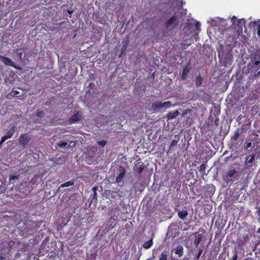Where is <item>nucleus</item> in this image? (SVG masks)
<instances>
[{"label": "nucleus", "mask_w": 260, "mask_h": 260, "mask_svg": "<svg viewBox=\"0 0 260 260\" xmlns=\"http://www.w3.org/2000/svg\"><path fill=\"white\" fill-rule=\"evenodd\" d=\"M36 115L38 117L42 118L44 116V113L42 111H37Z\"/></svg>", "instance_id": "32"}, {"label": "nucleus", "mask_w": 260, "mask_h": 260, "mask_svg": "<svg viewBox=\"0 0 260 260\" xmlns=\"http://www.w3.org/2000/svg\"><path fill=\"white\" fill-rule=\"evenodd\" d=\"M7 139L8 138L6 136H4L1 138L0 142L3 144Z\"/></svg>", "instance_id": "35"}, {"label": "nucleus", "mask_w": 260, "mask_h": 260, "mask_svg": "<svg viewBox=\"0 0 260 260\" xmlns=\"http://www.w3.org/2000/svg\"><path fill=\"white\" fill-rule=\"evenodd\" d=\"M255 76H260V71H258L256 74H255Z\"/></svg>", "instance_id": "48"}, {"label": "nucleus", "mask_w": 260, "mask_h": 260, "mask_svg": "<svg viewBox=\"0 0 260 260\" xmlns=\"http://www.w3.org/2000/svg\"><path fill=\"white\" fill-rule=\"evenodd\" d=\"M178 215L180 218L183 219L187 215V212H178Z\"/></svg>", "instance_id": "26"}, {"label": "nucleus", "mask_w": 260, "mask_h": 260, "mask_svg": "<svg viewBox=\"0 0 260 260\" xmlns=\"http://www.w3.org/2000/svg\"><path fill=\"white\" fill-rule=\"evenodd\" d=\"M81 115L79 112L73 115L69 119V122L70 124L77 122L80 119Z\"/></svg>", "instance_id": "12"}, {"label": "nucleus", "mask_w": 260, "mask_h": 260, "mask_svg": "<svg viewBox=\"0 0 260 260\" xmlns=\"http://www.w3.org/2000/svg\"><path fill=\"white\" fill-rule=\"evenodd\" d=\"M257 233H260V228H259V229L258 230V231H257Z\"/></svg>", "instance_id": "52"}, {"label": "nucleus", "mask_w": 260, "mask_h": 260, "mask_svg": "<svg viewBox=\"0 0 260 260\" xmlns=\"http://www.w3.org/2000/svg\"><path fill=\"white\" fill-rule=\"evenodd\" d=\"M117 173L118 175L116 177L115 182L116 183H120L125 176V169L124 167L120 166L117 170Z\"/></svg>", "instance_id": "6"}, {"label": "nucleus", "mask_w": 260, "mask_h": 260, "mask_svg": "<svg viewBox=\"0 0 260 260\" xmlns=\"http://www.w3.org/2000/svg\"><path fill=\"white\" fill-rule=\"evenodd\" d=\"M145 165L142 163L140 165H135L134 167V170L135 172L140 174L143 171Z\"/></svg>", "instance_id": "14"}, {"label": "nucleus", "mask_w": 260, "mask_h": 260, "mask_svg": "<svg viewBox=\"0 0 260 260\" xmlns=\"http://www.w3.org/2000/svg\"><path fill=\"white\" fill-rule=\"evenodd\" d=\"M252 146V143L251 142H248L246 144V149H248V148H250Z\"/></svg>", "instance_id": "42"}, {"label": "nucleus", "mask_w": 260, "mask_h": 260, "mask_svg": "<svg viewBox=\"0 0 260 260\" xmlns=\"http://www.w3.org/2000/svg\"><path fill=\"white\" fill-rule=\"evenodd\" d=\"M242 133V129L237 128L235 132L234 135L230 139L231 148L232 149H237L238 147L242 143V140H239L240 135Z\"/></svg>", "instance_id": "1"}, {"label": "nucleus", "mask_w": 260, "mask_h": 260, "mask_svg": "<svg viewBox=\"0 0 260 260\" xmlns=\"http://www.w3.org/2000/svg\"><path fill=\"white\" fill-rule=\"evenodd\" d=\"M259 54H260V51H259Z\"/></svg>", "instance_id": "56"}, {"label": "nucleus", "mask_w": 260, "mask_h": 260, "mask_svg": "<svg viewBox=\"0 0 260 260\" xmlns=\"http://www.w3.org/2000/svg\"><path fill=\"white\" fill-rule=\"evenodd\" d=\"M74 183H75L74 180V179H72V180H71L70 181L62 183V184H61L60 185V186L59 187V189H60L62 187L73 186V185H74Z\"/></svg>", "instance_id": "17"}, {"label": "nucleus", "mask_w": 260, "mask_h": 260, "mask_svg": "<svg viewBox=\"0 0 260 260\" xmlns=\"http://www.w3.org/2000/svg\"><path fill=\"white\" fill-rule=\"evenodd\" d=\"M107 142L106 140H103L98 142V144L102 147H104L107 144Z\"/></svg>", "instance_id": "28"}, {"label": "nucleus", "mask_w": 260, "mask_h": 260, "mask_svg": "<svg viewBox=\"0 0 260 260\" xmlns=\"http://www.w3.org/2000/svg\"><path fill=\"white\" fill-rule=\"evenodd\" d=\"M15 131V126H12L10 127L9 131L7 132L6 135H5L8 139L11 138L14 134V132Z\"/></svg>", "instance_id": "15"}, {"label": "nucleus", "mask_w": 260, "mask_h": 260, "mask_svg": "<svg viewBox=\"0 0 260 260\" xmlns=\"http://www.w3.org/2000/svg\"><path fill=\"white\" fill-rule=\"evenodd\" d=\"M212 210V206L210 204H206L204 206V211H211Z\"/></svg>", "instance_id": "27"}, {"label": "nucleus", "mask_w": 260, "mask_h": 260, "mask_svg": "<svg viewBox=\"0 0 260 260\" xmlns=\"http://www.w3.org/2000/svg\"><path fill=\"white\" fill-rule=\"evenodd\" d=\"M171 102L170 101L165 102H156L152 104L151 106V110L154 112H157L160 109L170 108L171 107Z\"/></svg>", "instance_id": "3"}, {"label": "nucleus", "mask_w": 260, "mask_h": 260, "mask_svg": "<svg viewBox=\"0 0 260 260\" xmlns=\"http://www.w3.org/2000/svg\"><path fill=\"white\" fill-rule=\"evenodd\" d=\"M205 234V230L202 229H200L198 232H196L194 234L195 239L193 241V243L196 246L199 245L202 238L204 236Z\"/></svg>", "instance_id": "7"}, {"label": "nucleus", "mask_w": 260, "mask_h": 260, "mask_svg": "<svg viewBox=\"0 0 260 260\" xmlns=\"http://www.w3.org/2000/svg\"><path fill=\"white\" fill-rule=\"evenodd\" d=\"M178 142V140H173L171 143V144L169 146V151H172L173 149V147L177 145Z\"/></svg>", "instance_id": "22"}, {"label": "nucleus", "mask_w": 260, "mask_h": 260, "mask_svg": "<svg viewBox=\"0 0 260 260\" xmlns=\"http://www.w3.org/2000/svg\"><path fill=\"white\" fill-rule=\"evenodd\" d=\"M179 113L178 110H175L168 113L166 116V117L168 120H171L176 118L179 115Z\"/></svg>", "instance_id": "13"}, {"label": "nucleus", "mask_w": 260, "mask_h": 260, "mask_svg": "<svg viewBox=\"0 0 260 260\" xmlns=\"http://www.w3.org/2000/svg\"><path fill=\"white\" fill-rule=\"evenodd\" d=\"M68 12L71 15L72 14V13L73 12V10H67Z\"/></svg>", "instance_id": "46"}, {"label": "nucleus", "mask_w": 260, "mask_h": 260, "mask_svg": "<svg viewBox=\"0 0 260 260\" xmlns=\"http://www.w3.org/2000/svg\"><path fill=\"white\" fill-rule=\"evenodd\" d=\"M128 44H129L128 41L122 42V48L121 49V54L119 55V57H120L121 56V55L124 53V52H125V51L127 49V46L128 45Z\"/></svg>", "instance_id": "16"}, {"label": "nucleus", "mask_w": 260, "mask_h": 260, "mask_svg": "<svg viewBox=\"0 0 260 260\" xmlns=\"http://www.w3.org/2000/svg\"><path fill=\"white\" fill-rule=\"evenodd\" d=\"M258 219H259V221H260V212H258Z\"/></svg>", "instance_id": "49"}, {"label": "nucleus", "mask_w": 260, "mask_h": 260, "mask_svg": "<svg viewBox=\"0 0 260 260\" xmlns=\"http://www.w3.org/2000/svg\"><path fill=\"white\" fill-rule=\"evenodd\" d=\"M237 171L234 168H231L229 171L225 172L223 175L224 180L228 183L229 181H234L237 179Z\"/></svg>", "instance_id": "2"}, {"label": "nucleus", "mask_w": 260, "mask_h": 260, "mask_svg": "<svg viewBox=\"0 0 260 260\" xmlns=\"http://www.w3.org/2000/svg\"><path fill=\"white\" fill-rule=\"evenodd\" d=\"M13 92H14V95H17L19 93V92L18 91H13Z\"/></svg>", "instance_id": "45"}, {"label": "nucleus", "mask_w": 260, "mask_h": 260, "mask_svg": "<svg viewBox=\"0 0 260 260\" xmlns=\"http://www.w3.org/2000/svg\"><path fill=\"white\" fill-rule=\"evenodd\" d=\"M203 83V78L201 76L199 75L196 79V84L197 87L200 86Z\"/></svg>", "instance_id": "21"}, {"label": "nucleus", "mask_w": 260, "mask_h": 260, "mask_svg": "<svg viewBox=\"0 0 260 260\" xmlns=\"http://www.w3.org/2000/svg\"><path fill=\"white\" fill-rule=\"evenodd\" d=\"M214 123V125H215L216 126L218 125V124H219V118H215Z\"/></svg>", "instance_id": "39"}, {"label": "nucleus", "mask_w": 260, "mask_h": 260, "mask_svg": "<svg viewBox=\"0 0 260 260\" xmlns=\"http://www.w3.org/2000/svg\"><path fill=\"white\" fill-rule=\"evenodd\" d=\"M1 19V17H0V20Z\"/></svg>", "instance_id": "55"}, {"label": "nucleus", "mask_w": 260, "mask_h": 260, "mask_svg": "<svg viewBox=\"0 0 260 260\" xmlns=\"http://www.w3.org/2000/svg\"><path fill=\"white\" fill-rule=\"evenodd\" d=\"M5 192V187L3 186V182H0V195L4 193Z\"/></svg>", "instance_id": "30"}, {"label": "nucleus", "mask_w": 260, "mask_h": 260, "mask_svg": "<svg viewBox=\"0 0 260 260\" xmlns=\"http://www.w3.org/2000/svg\"><path fill=\"white\" fill-rule=\"evenodd\" d=\"M258 211H260V209H259Z\"/></svg>", "instance_id": "54"}, {"label": "nucleus", "mask_w": 260, "mask_h": 260, "mask_svg": "<svg viewBox=\"0 0 260 260\" xmlns=\"http://www.w3.org/2000/svg\"><path fill=\"white\" fill-rule=\"evenodd\" d=\"M3 143H2L1 142H0V149L2 148V146H3Z\"/></svg>", "instance_id": "51"}, {"label": "nucleus", "mask_w": 260, "mask_h": 260, "mask_svg": "<svg viewBox=\"0 0 260 260\" xmlns=\"http://www.w3.org/2000/svg\"><path fill=\"white\" fill-rule=\"evenodd\" d=\"M257 23L256 21H253V22H251L250 23H249V26L252 28V27H254L255 26V25H256Z\"/></svg>", "instance_id": "34"}, {"label": "nucleus", "mask_w": 260, "mask_h": 260, "mask_svg": "<svg viewBox=\"0 0 260 260\" xmlns=\"http://www.w3.org/2000/svg\"><path fill=\"white\" fill-rule=\"evenodd\" d=\"M175 253L178 254L179 256H182L183 253V248L181 246H178L176 247L175 250Z\"/></svg>", "instance_id": "20"}, {"label": "nucleus", "mask_w": 260, "mask_h": 260, "mask_svg": "<svg viewBox=\"0 0 260 260\" xmlns=\"http://www.w3.org/2000/svg\"><path fill=\"white\" fill-rule=\"evenodd\" d=\"M191 112V110L190 109H186L182 113V116H183L184 115H186L189 113H190Z\"/></svg>", "instance_id": "33"}, {"label": "nucleus", "mask_w": 260, "mask_h": 260, "mask_svg": "<svg viewBox=\"0 0 260 260\" xmlns=\"http://www.w3.org/2000/svg\"><path fill=\"white\" fill-rule=\"evenodd\" d=\"M18 189L20 192L28 194L32 190V187L30 182L22 181L20 183Z\"/></svg>", "instance_id": "4"}, {"label": "nucleus", "mask_w": 260, "mask_h": 260, "mask_svg": "<svg viewBox=\"0 0 260 260\" xmlns=\"http://www.w3.org/2000/svg\"><path fill=\"white\" fill-rule=\"evenodd\" d=\"M31 139L30 136L27 133L21 134L18 139L19 144L25 148Z\"/></svg>", "instance_id": "5"}, {"label": "nucleus", "mask_w": 260, "mask_h": 260, "mask_svg": "<svg viewBox=\"0 0 260 260\" xmlns=\"http://www.w3.org/2000/svg\"><path fill=\"white\" fill-rule=\"evenodd\" d=\"M0 60L3 62L6 66H9L12 67L15 69H18L16 64L10 58L8 57L0 55Z\"/></svg>", "instance_id": "8"}, {"label": "nucleus", "mask_w": 260, "mask_h": 260, "mask_svg": "<svg viewBox=\"0 0 260 260\" xmlns=\"http://www.w3.org/2000/svg\"><path fill=\"white\" fill-rule=\"evenodd\" d=\"M259 63H260V61H258H258H256L254 62V64L255 66H257L259 65Z\"/></svg>", "instance_id": "44"}, {"label": "nucleus", "mask_w": 260, "mask_h": 260, "mask_svg": "<svg viewBox=\"0 0 260 260\" xmlns=\"http://www.w3.org/2000/svg\"><path fill=\"white\" fill-rule=\"evenodd\" d=\"M255 159V154H252L246 158L245 163L246 165L251 164Z\"/></svg>", "instance_id": "18"}, {"label": "nucleus", "mask_w": 260, "mask_h": 260, "mask_svg": "<svg viewBox=\"0 0 260 260\" xmlns=\"http://www.w3.org/2000/svg\"><path fill=\"white\" fill-rule=\"evenodd\" d=\"M92 190L93 191V193L91 195L90 199H91L90 204L92 203L95 204L98 201V195L96 193V191L98 189V186H94L92 188Z\"/></svg>", "instance_id": "11"}, {"label": "nucleus", "mask_w": 260, "mask_h": 260, "mask_svg": "<svg viewBox=\"0 0 260 260\" xmlns=\"http://www.w3.org/2000/svg\"><path fill=\"white\" fill-rule=\"evenodd\" d=\"M237 257H238L237 254V252L235 251V254H234V256H233L232 260H237Z\"/></svg>", "instance_id": "41"}, {"label": "nucleus", "mask_w": 260, "mask_h": 260, "mask_svg": "<svg viewBox=\"0 0 260 260\" xmlns=\"http://www.w3.org/2000/svg\"><path fill=\"white\" fill-rule=\"evenodd\" d=\"M218 56H219V58L220 60H221V59H222V57H220V54H219V55H218Z\"/></svg>", "instance_id": "50"}, {"label": "nucleus", "mask_w": 260, "mask_h": 260, "mask_svg": "<svg viewBox=\"0 0 260 260\" xmlns=\"http://www.w3.org/2000/svg\"><path fill=\"white\" fill-rule=\"evenodd\" d=\"M173 24L175 26H176L178 25L177 17L176 15L173 16L167 20L165 23V27L168 28L170 26Z\"/></svg>", "instance_id": "10"}, {"label": "nucleus", "mask_w": 260, "mask_h": 260, "mask_svg": "<svg viewBox=\"0 0 260 260\" xmlns=\"http://www.w3.org/2000/svg\"><path fill=\"white\" fill-rule=\"evenodd\" d=\"M258 141H256L255 142H253L252 145V148L254 150V151H256V149L257 148H258Z\"/></svg>", "instance_id": "31"}, {"label": "nucleus", "mask_w": 260, "mask_h": 260, "mask_svg": "<svg viewBox=\"0 0 260 260\" xmlns=\"http://www.w3.org/2000/svg\"><path fill=\"white\" fill-rule=\"evenodd\" d=\"M257 35L259 38H260V23L257 25Z\"/></svg>", "instance_id": "36"}, {"label": "nucleus", "mask_w": 260, "mask_h": 260, "mask_svg": "<svg viewBox=\"0 0 260 260\" xmlns=\"http://www.w3.org/2000/svg\"><path fill=\"white\" fill-rule=\"evenodd\" d=\"M258 59H260V57H258Z\"/></svg>", "instance_id": "53"}, {"label": "nucleus", "mask_w": 260, "mask_h": 260, "mask_svg": "<svg viewBox=\"0 0 260 260\" xmlns=\"http://www.w3.org/2000/svg\"><path fill=\"white\" fill-rule=\"evenodd\" d=\"M191 68V64L188 62L183 69L182 73L181 75V79L182 80H184L186 79Z\"/></svg>", "instance_id": "9"}, {"label": "nucleus", "mask_w": 260, "mask_h": 260, "mask_svg": "<svg viewBox=\"0 0 260 260\" xmlns=\"http://www.w3.org/2000/svg\"><path fill=\"white\" fill-rule=\"evenodd\" d=\"M168 253L167 252H162L159 256V260H167Z\"/></svg>", "instance_id": "24"}, {"label": "nucleus", "mask_w": 260, "mask_h": 260, "mask_svg": "<svg viewBox=\"0 0 260 260\" xmlns=\"http://www.w3.org/2000/svg\"><path fill=\"white\" fill-rule=\"evenodd\" d=\"M195 25H196V27L197 28H199V27H200V22H197L196 23Z\"/></svg>", "instance_id": "43"}, {"label": "nucleus", "mask_w": 260, "mask_h": 260, "mask_svg": "<svg viewBox=\"0 0 260 260\" xmlns=\"http://www.w3.org/2000/svg\"><path fill=\"white\" fill-rule=\"evenodd\" d=\"M206 169V165L204 164H202L198 167V171L201 173H204Z\"/></svg>", "instance_id": "25"}, {"label": "nucleus", "mask_w": 260, "mask_h": 260, "mask_svg": "<svg viewBox=\"0 0 260 260\" xmlns=\"http://www.w3.org/2000/svg\"><path fill=\"white\" fill-rule=\"evenodd\" d=\"M189 46V44H182L181 45V47L183 49H186L188 46Z\"/></svg>", "instance_id": "37"}, {"label": "nucleus", "mask_w": 260, "mask_h": 260, "mask_svg": "<svg viewBox=\"0 0 260 260\" xmlns=\"http://www.w3.org/2000/svg\"><path fill=\"white\" fill-rule=\"evenodd\" d=\"M57 145L59 147L62 148L68 145V143L63 141H60L57 143Z\"/></svg>", "instance_id": "29"}, {"label": "nucleus", "mask_w": 260, "mask_h": 260, "mask_svg": "<svg viewBox=\"0 0 260 260\" xmlns=\"http://www.w3.org/2000/svg\"><path fill=\"white\" fill-rule=\"evenodd\" d=\"M152 244H153V239L151 238V239H150L148 241H147L144 243L143 247L145 249H148L152 245Z\"/></svg>", "instance_id": "19"}, {"label": "nucleus", "mask_w": 260, "mask_h": 260, "mask_svg": "<svg viewBox=\"0 0 260 260\" xmlns=\"http://www.w3.org/2000/svg\"><path fill=\"white\" fill-rule=\"evenodd\" d=\"M202 251H203L202 249H201V248L199 249V253H198V255H197V259L199 258V257L201 256V253L202 252Z\"/></svg>", "instance_id": "38"}, {"label": "nucleus", "mask_w": 260, "mask_h": 260, "mask_svg": "<svg viewBox=\"0 0 260 260\" xmlns=\"http://www.w3.org/2000/svg\"><path fill=\"white\" fill-rule=\"evenodd\" d=\"M5 259V257L2 255H0V260H4Z\"/></svg>", "instance_id": "47"}, {"label": "nucleus", "mask_w": 260, "mask_h": 260, "mask_svg": "<svg viewBox=\"0 0 260 260\" xmlns=\"http://www.w3.org/2000/svg\"><path fill=\"white\" fill-rule=\"evenodd\" d=\"M232 58V55H230H230H229V56L228 57V61H229L230 64H231V63L233 61Z\"/></svg>", "instance_id": "40"}, {"label": "nucleus", "mask_w": 260, "mask_h": 260, "mask_svg": "<svg viewBox=\"0 0 260 260\" xmlns=\"http://www.w3.org/2000/svg\"><path fill=\"white\" fill-rule=\"evenodd\" d=\"M19 178V175H12L9 176V181L10 183H14L16 179Z\"/></svg>", "instance_id": "23"}]
</instances>
